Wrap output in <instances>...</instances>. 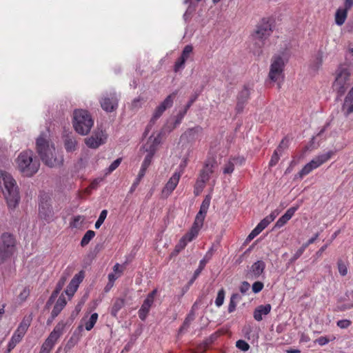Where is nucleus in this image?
<instances>
[{"label": "nucleus", "mask_w": 353, "mask_h": 353, "mask_svg": "<svg viewBox=\"0 0 353 353\" xmlns=\"http://www.w3.org/2000/svg\"><path fill=\"white\" fill-rule=\"evenodd\" d=\"M36 148L41 159L46 165L53 168L63 164V156L56 151L54 145L50 144L43 134L37 139Z\"/></svg>", "instance_id": "nucleus-1"}, {"label": "nucleus", "mask_w": 353, "mask_h": 353, "mask_svg": "<svg viewBox=\"0 0 353 353\" xmlns=\"http://www.w3.org/2000/svg\"><path fill=\"white\" fill-rule=\"evenodd\" d=\"M1 185L4 186L3 193L8 209L10 211L14 210L21 199L16 181L10 174L0 170V187Z\"/></svg>", "instance_id": "nucleus-2"}, {"label": "nucleus", "mask_w": 353, "mask_h": 353, "mask_svg": "<svg viewBox=\"0 0 353 353\" xmlns=\"http://www.w3.org/2000/svg\"><path fill=\"white\" fill-rule=\"evenodd\" d=\"M17 167L19 172L26 176H32L39 169L40 163L34 156L32 150L21 152L16 159Z\"/></svg>", "instance_id": "nucleus-3"}, {"label": "nucleus", "mask_w": 353, "mask_h": 353, "mask_svg": "<svg viewBox=\"0 0 353 353\" xmlns=\"http://www.w3.org/2000/svg\"><path fill=\"white\" fill-rule=\"evenodd\" d=\"M272 32V28L270 20L263 19L256 26L255 30L252 34L254 45L257 48L254 52L255 54H261V48L265 45V40L271 35Z\"/></svg>", "instance_id": "nucleus-4"}, {"label": "nucleus", "mask_w": 353, "mask_h": 353, "mask_svg": "<svg viewBox=\"0 0 353 353\" xmlns=\"http://www.w3.org/2000/svg\"><path fill=\"white\" fill-rule=\"evenodd\" d=\"M350 71L348 68L341 66L336 70V75L333 83V90L336 92L339 100L346 92L350 83Z\"/></svg>", "instance_id": "nucleus-5"}, {"label": "nucleus", "mask_w": 353, "mask_h": 353, "mask_svg": "<svg viewBox=\"0 0 353 353\" xmlns=\"http://www.w3.org/2000/svg\"><path fill=\"white\" fill-rule=\"evenodd\" d=\"M66 323L60 321L49 334L41 346L39 353H50L61 336L63 334Z\"/></svg>", "instance_id": "nucleus-6"}, {"label": "nucleus", "mask_w": 353, "mask_h": 353, "mask_svg": "<svg viewBox=\"0 0 353 353\" xmlns=\"http://www.w3.org/2000/svg\"><path fill=\"white\" fill-rule=\"evenodd\" d=\"M16 250V240L12 234L5 232L0 237V264L10 258Z\"/></svg>", "instance_id": "nucleus-7"}, {"label": "nucleus", "mask_w": 353, "mask_h": 353, "mask_svg": "<svg viewBox=\"0 0 353 353\" xmlns=\"http://www.w3.org/2000/svg\"><path fill=\"white\" fill-rule=\"evenodd\" d=\"M284 66L283 59L280 55H275L272 57L268 77L270 81L278 83L279 88H281V83L284 79Z\"/></svg>", "instance_id": "nucleus-8"}, {"label": "nucleus", "mask_w": 353, "mask_h": 353, "mask_svg": "<svg viewBox=\"0 0 353 353\" xmlns=\"http://www.w3.org/2000/svg\"><path fill=\"white\" fill-rule=\"evenodd\" d=\"M88 114L86 110H76L74 112L73 125L80 134L86 135L88 133Z\"/></svg>", "instance_id": "nucleus-9"}, {"label": "nucleus", "mask_w": 353, "mask_h": 353, "mask_svg": "<svg viewBox=\"0 0 353 353\" xmlns=\"http://www.w3.org/2000/svg\"><path fill=\"white\" fill-rule=\"evenodd\" d=\"M334 154L333 151H328L326 153L318 155L307 163L299 172L300 177H303L310 173L314 169L321 166L323 163L328 161Z\"/></svg>", "instance_id": "nucleus-10"}, {"label": "nucleus", "mask_w": 353, "mask_h": 353, "mask_svg": "<svg viewBox=\"0 0 353 353\" xmlns=\"http://www.w3.org/2000/svg\"><path fill=\"white\" fill-rule=\"evenodd\" d=\"M50 196L46 193H43L40 196L39 215L41 219L47 221H51L54 214L52 208L50 203Z\"/></svg>", "instance_id": "nucleus-11"}, {"label": "nucleus", "mask_w": 353, "mask_h": 353, "mask_svg": "<svg viewBox=\"0 0 353 353\" xmlns=\"http://www.w3.org/2000/svg\"><path fill=\"white\" fill-rule=\"evenodd\" d=\"M119 95L115 91H111L104 95L101 101V106L107 112H112L118 108Z\"/></svg>", "instance_id": "nucleus-12"}, {"label": "nucleus", "mask_w": 353, "mask_h": 353, "mask_svg": "<svg viewBox=\"0 0 353 353\" xmlns=\"http://www.w3.org/2000/svg\"><path fill=\"white\" fill-rule=\"evenodd\" d=\"M108 138V134L102 126L95 129L90 137V148L97 149L99 146L104 145Z\"/></svg>", "instance_id": "nucleus-13"}, {"label": "nucleus", "mask_w": 353, "mask_h": 353, "mask_svg": "<svg viewBox=\"0 0 353 353\" xmlns=\"http://www.w3.org/2000/svg\"><path fill=\"white\" fill-rule=\"evenodd\" d=\"M85 276V272L83 270L80 271L79 273L76 274L72 279L70 281L69 285L67 286L65 290V293L70 297L72 296L75 292L77 290V288L79 284L82 282Z\"/></svg>", "instance_id": "nucleus-14"}, {"label": "nucleus", "mask_w": 353, "mask_h": 353, "mask_svg": "<svg viewBox=\"0 0 353 353\" xmlns=\"http://www.w3.org/2000/svg\"><path fill=\"white\" fill-rule=\"evenodd\" d=\"M217 167L216 161L214 159H208L203 168L200 171L198 178L207 183L210 177V174L214 172V169Z\"/></svg>", "instance_id": "nucleus-15"}, {"label": "nucleus", "mask_w": 353, "mask_h": 353, "mask_svg": "<svg viewBox=\"0 0 353 353\" xmlns=\"http://www.w3.org/2000/svg\"><path fill=\"white\" fill-rule=\"evenodd\" d=\"M181 173L175 172L170 178L165 187L163 188L161 194L164 197H168L176 188L181 178Z\"/></svg>", "instance_id": "nucleus-16"}, {"label": "nucleus", "mask_w": 353, "mask_h": 353, "mask_svg": "<svg viewBox=\"0 0 353 353\" xmlns=\"http://www.w3.org/2000/svg\"><path fill=\"white\" fill-rule=\"evenodd\" d=\"M265 268V263L263 261H257L252 265L246 276L249 279H256L264 272Z\"/></svg>", "instance_id": "nucleus-17"}, {"label": "nucleus", "mask_w": 353, "mask_h": 353, "mask_svg": "<svg viewBox=\"0 0 353 353\" xmlns=\"http://www.w3.org/2000/svg\"><path fill=\"white\" fill-rule=\"evenodd\" d=\"M250 90L246 86H245L239 93L235 108L237 113H241L243 112L245 105L250 98Z\"/></svg>", "instance_id": "nucleus-18"}, {"label": "nucleus", "mask_w": 353, "mask_h": 353, "mask_svg": "<svg viewBox=\"0 0 353 353\" xmlns=\"http://www.w3.org/2000/svg\"><path fill=\"white\" fill-rule=\"evenodd\" d=\"M203 221L195 217L194 221L191 227L190 231L185 234L183 237L188 242L192 241L199 234V232L203 227Z\"/></svg>", "instance_id": "nucleus-19"}, {"label": "nucleus", "mask_w": 353, "mask_h": 353, "mask_svg": "<svg viewBox=\"0 0 353 353\" xmlns=\"http://www.w3.org/2000/svg\"><path fill=\"white\" fill-rule=\"evenodd\" d=\"M302 203V201L299 202L296 206L290 208L285 213L281 216L275 224V228H281L294 215L295 212L299 209L300 205Z\"/></svg>", "instance_id": "nucleus-20"}, {"label": "nucleus", "mask_w": 353, "mask_h": 353, "mask_svg": "<svg viewBox=\"0 0 353 353\" xmlns=\"http://www.w3.org/2000/svg\"><path fill=\"white\" fill-rule=\"evenodd\" d=\"M203 131V128L196 125L194 128H188L184 133L181 136V139H185L188 142H191L197 139L199 134Z\"/></svg>", "instance_id": "nucleus-21"}, {"label": "nucleus", "mask_w": 353, "mask_h": 353, "mask_svg": "<svg viewBox=\"0 0 353 353\" xmlns=\"http://www.w3.org/2000/svg\"><path fill=\"white\" fill-rule=\"evenodd\" d=\"M161 143V133L158 134L157 137L151 136L149 137L144 148L148 154L154 155L157 146Z\"/></svg>", "instance_id": "nucleus-22"}, {"label": "nucleus", "mask_w": 353, "mask_h": 353, "mask_svg": "<svg viewBox=\"0 0 353 353\" xmlns=\"http://www.w3.org/2000/svg\"><path fill=\"white\" fill-rule=\"evenodd\" d=\"M272 310L270 304L260 305L256 307L253 312V317L256 321H261L263 316L268 315Z\"/></svg>", "instance_id": "nucleus-23"}, {"label": "nucleus", "mask_w": 353, "mask_h": 353, "mask_svg": "<svg viewBox=\"0 0 353 353\" xmlns=\"http://www.w3.org/2000/svg\"><path fill=\"white\" fill-rule=\"evenodd\" d=\"M211 198L210 196H206L203 199L199 212L196 215V218L204 221L208 208L210 207Z\"/></svg>", "instance_id": "nucleus-24"}, {"label": "nucleus", "mask_w": 353, "mask_h": 353, "mask_svg": "<svg viewBox=\"0 0 353 353\" xmlns=\"http://www.w3.org/2000/svg\"><path fill=\"white\" fill-rule=\"evenodd\" d=\"M152 304L153 301H151V299H145L143 301L140 310H139V316L142 321L145 319Z\"/></svg>", "instance_id": "nucleus-25"}, {"label": "nucleus", "mask_w": 353, "mask_h": 353, "mask_svg": "<svg viewBox=\"0 0 353 353\" xmlns=\"http://www.w3.org/2000/svg\"><path fill=\"white\" fill-rule=\"evenodd\" d=\"M74 272V268L72 267L68 266L67 267L64 271L63 272L60 279L57 283L56 286L58 287V289H62L65 285V282L68 279V278Z\"/></svg>", "instance_id": "nucleus-26"}, {"label": "nucleus", "mask_w": 353, "mask_h": 353, "mask_svg": "<svg viewBox=\"0 0 353 353\" xmlns=\"http://www.w3.org/2000/svg\"><path fill=\"white\" fill-rule=\"evenodd\" d=\"M67 301L64 295L62 294L59 299H57L52 312H53V315H59L62 310L66 305Z\"/></svg>", "instance_id": "nucleus-27"}, {"label": "nucleus", "mask_w": 353, "mask_h": 353, "mask_svg": "<svg viewBox=\"0 0 353 353\" xmlns=\"http://www.w3.org/2000/svg\"><path fill=\"white\" fill-rule=\"evenodd\" d=\"M347 15L346 9L339 8L335 13V23L338 26H342L345 21Z\"/></svg>", "instance_id": "nucleus-28"}, {"label": "nucleus", "mask_w": 353, "mask_h": 353, "mask_svg": "<svg viewBox=\"0 0 353 353\" xmlns=\"http://www.w3.org/2000/svg\"><path fill=\"white\" fill-rule=\"evenodd\" d=\"M243 159L233 158L230 159L225 165L223 168L224 174H231L234 170V163L239 162L241 164L243 162Z\"/></svg>", "instance_id": "nucleus-29"}, {"label": "nucleus", "mask_w": 353, "mask_h": 353, "mask_svg": "<svg viewBox=\"0 0 353 353\" xmlns=\"http://www.w3.org/2000/svg\"><path fill=\"white\" fill-rule=\"evenodd\" d=\"M29 326L30 323L23 320L20 323L17 330L14 332V335H15L17 337L18 336L19 339L21 340L26 331L28 330Z\"/></svg>", "instance_id": "nucleus-30"}, {"label": "nucleus", "mask_w": 353, "mask_h": 353, "mask_svg": "<svg viewBox=\"0 0 353 353\" xmlns=\"http://www.w3.org/2000/svg\"><path fill=\"white\" fill-rule=\"evenodd\" d=\"M242 299L241 295L238 293L232 294L228 305V312L232 313L236 310L237 303Z\"/></svg>", "instance_id": "nucleus-31"}, {"label": "nucleus", "mask_w": 353, "mask_h": 353, "mask_svg": "<svg viewBox=\"0 0 353 353\" xmlns=\"http://www.w3.org/2000/svg\"><path fill=\"white\" fill-rule=\"evenodd\" d=\"M64 146L67 152H71L76 150L77 142L73 137L66 136L64 139Z\"/></svg>", "instance_id": "nucleus-32"}, {"label": "nucleus", "mask_w": 353, "mask_h": 353, "mask_svg": "<svg viewBox=\"0 0 353 353\" xmlns=\"http://www.w3.org/2000/svg\"><path fill=\"white\" fill-rule=\"evenodd\" d=\"M208 262V259H207L206 257H203V259L200 261L198 268L194 271L192 279L189 281L190 284L194 283V281L196 279V278L199 276L202 270L204 269Z\"/></svg>", "instance_id": "nucleus-33"}, {"label": "nucleus", "mask_w": 353, "mask_h": 353, "mask_svg": "<svg viewBox=\"0 0 353 353\" xmlns=\"http://www.w3.org/2000/svg\"><path fill=\"white\" fill-rule=\"evenodd\" d=\"M77 332H74L70 339L66 343L64 350L65 351L68 352L76 344H77L78 341H79L80 338L78 336Z\"/></svg>", "instance_id": "nucleus-34"}, {"label": "nucleus", "mask_w": 353, "mask_h": 353, "mask_svg": "<svg viewBox=\"0 0 353 353\" xmlns=\"http://www.w3.org/2000/svg\"><path fill=\"white\" fill-rule=\"evenodd\" d=\"M124 303L123 299H117L112 307L111 314L116 316L118 312L124 306Z\"/></svg>", "instance_id": "nucleus-35"}, {"label": "nucleus", "mask_w": 353, "mask_h": 353, "mask_svg": "<svg viewBox=\"0 0 353 353\" xmlns=\"http://www.w3.org/2000/svg\"><path fill=\"white\" fill-rule=\"evenodd\" d=\"M84 330H88V319H87V315L81 319L79 326L74 332H77L79 338L81 336V333Z\"/></svg>", "instance_id": "nucleus-36"}, {"label": "nucleus", "mask_w": 353, "mask_h": 353, "mask_svg": "<svg viewBox=\"0 0 353 353\" xmlns=\"http://www.w3.org/2000/svg\"><path fill=\"white\" fill-rule=\"evenodd\" d=\"M163 113V112L162 111H161L160 109H159L157 107V108L155 109V111L154 112V114H153L152 119H150L148 125L146 128L145 133L148 132L150 128L152 127V125H154L156 121L162 115Z\"/></svg>", "instance_id": "nucleus-37"}, {"label": "nucleus", "mask_w": 353, "mask_h": 353, "mask_svg": "<svg viewBox=\"0 0 353 353\" xmlns=\"http://www.w3.org/2000/svg\"><path fill=\"white\" fill-rule=\"evenodd\" d=\"M205 183H206L205 181L197 178L194 189V194L196 196H198L201 193L205 186Z\"/></svg>", "instance_id": "nucleus-38"}, {"label": "nucleus", "mask_w": 353, "mask_h": 353, "mask_svg": "<svg viewBox=\"0 0 353 353\" xmlns=\"http://www.w3.org/2000/svg\"><path fill=\"white\" fill-rule=\"evenodd\" d=\"M225 290L223 288H221L218 292V294H217V296H216V298L215 300V305L218 307H221L223 304L224 299H225Z\"/></svg>", "instance_id": "nucleus-39"}, {"label": "nucleus", "mask_w": 353, "mask_h": 353, "mask_svg": "<svg viewBox=\"0 0 353 353\" xmlns=\"http://www.w3.org/2000/svg\"><path fill=\"white\" fill-rule=\"evenodd\" d=\"M186 61L183 58L180 57L175 62L174 65V71L177 72L185 68V63Z\"/></svg>", "instance_id": "nucleus-40"}, {"label": "nucleus", "mask_w": 353, "mask_h": 353, "mask_svg": "<svg viewBox=\"0 0 353 353\" xmlns=\"http://www.w3.org/2000/svg\"><path fill=\"white\" fill-rule=\"evenodd\" d=\"M193 50V47L191 45H187L184 47L182 53L180 57L184 59V60L187 61L192 54Z\"/></svg>", "instance_id": "nucleus-41"}, {"label": "nucleus", "mask_w": 353, "mask_h": 353, "mask_svg": "<svg viewBox=\"0 0 353 353\" xmlns=\"http://www.w3.org/2000/svg\"><path fill=\"white\" fill-rule=\"evenodd\" d=\"M175 95V92L168 95L161 104L164 105L165 108H170L173 104Z\"/></svg>", "instance_id": "nucleus-42"}, {"label": "nucleus", "mask_w": 353, "mask_h": 353, "mask_svg": "<svg viewBox=\"0 0 353 353\" xmlns=\"http://www.w3.org/2000/svg\"><path fill=\"white\" fill-rule=\"evenodd\" d=\"M121 158H119L116 160H114L110 165L107 168L105 174H110L114 170H115L121 164Z\"/></svg>", "instance_id": "nucleus-43"}, {"label": "nucleus", "mask_w": 353, "mask_h": 353, "mask_svg": "<svg viewBox=\"0 0 353 353\" xmlns=\"http://www.w3.org/2000/svg\"><path fill=\"white\" fill-rule=\"evenodd\" d=\"M339 272L341 276H345L347 274V268L345 263L341 260L337 262Z\"/></svg>", "instance_id": "nucleus-44"}, {"label": "nucleus", "mask_w": 353, "mask_h": 353, "mask_svg": "<svg viewBox=\"0 0 353 353\" xmlns=\"http://www.w3.org/2000/svg\"><path fill=\"white\" fill-rule=\"evenodd\" d=\"M108 214V211L106 210H103L101 212L99 217L95 223V228L99 229L101 225L103 224Z\"/></svg>", "instance_id": "nucleus-45"}, {"label": "nucleus", "mask_w": 353, "mask_h": 353, "mask_svg": "<svg viewBox=\"0 0 353 353\" xmlns=\"http://www.w3.org/2000/svg\"><path fill=\"white\" fill-rule=\"evenodd\" d=\"M307 248V245H303L299 249L296 250L293 256L290 259V262L294 263L296 261L304 252L305 250Z\"/></svg>", "instance_id": "nucleus-46"}, {"label": "nucleus", "mask_w": 353, "mask_h": 353, "mask_svg": "<svg viewBox=\"0 0 353 353\" xmlns=\"http://www.w3.org/2000/svg\"><path fill=\"white\" fill-rule=\"evenodd\" d=\"M195 317V312L190 310L189 314L186 317L183 326L181 328V330L182 329H184L185 327H188L190 323L194 319Z\"/></svg>", "instance_id": "nucleus-47"}, {"label": "nucleus", "mask_w": 353, "mask_h": 353, "mask_svg": "<svg viewBox=\"0 0 353 353\" xmlns=\"http://www.w3.org/2000/svg\"><path fill=\"white\" fill-rule=\"evenodd\" d=\"M236 347L243 352H246L250 349V345L244 340H238L236 342Z\"/></svg>", "instance_id": "nucleus-48"}, {"label": "nucleus", "mask_w": 353, "mask_h": 353, "mask_svg": "<svg viewBox=\"0 0 353 353\" xmlns=\"http://www.w3.org/2000/svg\"><path fill=\"white\" fill-rule=\"evenodd\" d=\"M84 220L81 216H77L73 219V221L70 223V227L74 228H79Z\"/></svg>", "instance_id": "nucleus-49"}, {"label": "nucleus", "mask_w": 353, "mask_h": 353, "mask_svg": "<svg viewBox=\"0 0 353 353\" xmlns=\"http://www.w3.org/2000/svg\"><path fill=\"white\" fill-rule=\"evenodd\" d=\"M21 341V340L19 339L18 336L17 337L15 335L13 334L8 345V352H10L12 349H14L16 345Z\"/></svg>", "instance_id": "nucleus-50"}, {"label": "nucleus", "mask_w": 353, "mask_h": 353, "mask_svg": "<svg viewBox=\"0 0 353 353\" xmlns=\"http://www.w3.org/2000/svg\"><path fill=\"white\" fill-rule=\"evenodd\" d=\"M281 154H280L278 150H274L269 162V165L270 167L274 166L278 163Z\"/></svg>", "instance_id": "nucleus-51"}, {"label": "nucleus", "mask_w": 353, "mask_h": 353, "mask_svg": "<svg viewBox=\"0 0 353 353\" xmlns=\"http://www.w3.org/2000/svg\"><path fill=\"white\" fill-rule=\"evenodd\" d=\"M144 100L143 97H139L136 99H134L131 104V107L132 109H139L141 107V105L143 104Z\"/></svg>", "instance_id": "nucleus-52"}, {"label": "nucleus", "mask_w": 353, "mask_h": 353, "mask_svg": "<svg viewBox=\"0 0 353 353\" xmlns=\"http://www.w3.org/2000/svg\"><path fill=\"white\" fill-rule=\"evenodd\" d=\"M263 283L261 281H256L252 284V289L254 293L260 292L263 288Z\"/></svg>", "instance_id": "nucleus-53"}, {"label": "nucleus", "mask_w": 353, "mask_h": 353, "mask_svg": "<svg viewBox=\"0 0 353 353\" xmlns=\"http://www.w3.org/2000/svg\"><path fill=\"white\" fill-rule=\"evenodd\" d=\"M342 111L343 112L345 117H347L350 114L353 112V103H349L345 107L344 106V103L342 105L341 108Z\"/></svg>", "instance_id": "nucleus-54"}, {"label": "nucleus", "mask_w": 353, "mask_h": 353, "mask_svg": "<svg viewBox=\"0 0 353 353\" xmlns=\"http://www.w3.org/2000/svg\"><path fill=\"white\" fill-rule=\"evenodd\" d=\"M30 292V290L29 287H25L22 292L19 294V298L21 301H24L29 296Z\"/></svg>", "instance_id": "nucleus-55"}, {"label": "nucleus", "mask_w": 353, "mask_h": 353, "mask_svg": "<svg viewBox=\"0 0 353 353\" xmlns=\"http://www.w3.org/2000/svg\"><path fill=\"white\" fill-rule=\"evenodd\" d=\"M288 148V140L286 138H284L281 141L280 144L276 149V150H278L280 154L282 153V152L287 149Z\"/></svg>", "instance_id": "nucleus-56"}, {"label": "nucleus", "mask_w": 353, "mask_h": 353, "mask_svg": "<svg viewBox=\"0 0 353 353\" xmlns=\"http://www.w3.org/2000/svg\"><path fill=\"white\" fill-rule=\"evenodd\" d=\"M188 243V242L185 240V239L182 237L180 239L179 243L175 246V251L176 252H179L181 250H182L183 249L185 248V247L187 245Z\"/></svg>", "instance_id": "nucleus-57"}, {"label": "nucleus", "mask_w": 353, "mask_h": 353, "mask_svg": "<svg viewBox=\"0 0 353 353\" xmlns=\"http://www.w3.org/2000/svg\"><path fill=\"white\" fill-rule=\"evenodd\" d=\"M154 155H152V154H148L142 164H141V167L142 168H144L145 169H148V168L150 166V165L151 164V162H152V157H153Z\"/></svg>", "instance_id": "nucleus-58"}, {"label": "nucleus", "mask_w": 353, "mask_h": 353, "mask_svg": "<svg viewBox=\"0 0 353 353\" xmlns=\"http://www.w3.org/2000/svg\"><path fill=\"white\" fill-rule=\"evenodd\" d=\"M186 113H187V112H185V110H184L183 111H180L179 112V114L176 116V119L175 120L173 128H176L177 125H179L181 123V121Z\"/></svg>", "instance_id": "nucleus-59"}, {"label": "nucleus", "mask_w": 353, "mask_h": 353, "mask_svg": "<svg viewBox=\"0 0 353 353\" xmlns=\"http://www.w3.org/2000/svg\"><path fill=\"white\" fill-rule=\"evenodd\" d=\"M351 321L347 319H343L337 321V325L341 329L347 328L351 325Z\"/></svg>", "instance_id": "nucleus-60"}, {"label": "nucleus", "mask_w": 353, "mask_h": 353, "mask_svg": "<svg viewBox=\"0 0 353 353\" xmlns=\"http://www.w3.org/2000/svg\"><path fill=\"white\" fill-rule=\"evenodd\" d=\"M330 341V339L327 336H321L314 341V343H318L319 345L323 346L327 344Z\"/></svg>", "instance_id": "nucleus-61"}, {"label": "nucleus", "mask_w": 353, "mask_h": 353, "mask_svg": "<svg viewBox=\"0 0 353 353\" xmlns=\"http://www.w3.org/2000/svg\"><path fill=\"white\" fill-rule=\"evenodd\" d=\"M250 288V283L247 281H243V282H242V283L239 288V290L242 294H245L249 291Z\"/></svg>", "instance_id": "nucleus-62"}, {"label": "nucleus", "mask_w": 353, "mask_h": 353, "mask_svg": "<svg viewBox=\"0 0 353 353\" xmlns=\"http://www.w3.org/2000/svg\"><path fill=\"white\" fill-rule=\"evenodd\" d=\"M352 101H353V92H352V90H350L348 92L346 97H345L344 102H343L344 106L345 107L347 105H348L349 103H351Z\"/></svg>", "instance_id": "nucleus-63"}, {"label": "nucleus", "mask_w": 353, "mask_h": 353, "mask_svg": "<svg viewBox=\"0 0 353 353\" xmlns=\"http://www.w3.org/2000/svg\"><path fill=\"white\" fill-rule=\"evenodd\" d=\"M103 181L102 177H99L94 179L92 183H90V189H95L97 185Z\"/></svg>", "instance_id": "nucleus-64"}]
</instances>
